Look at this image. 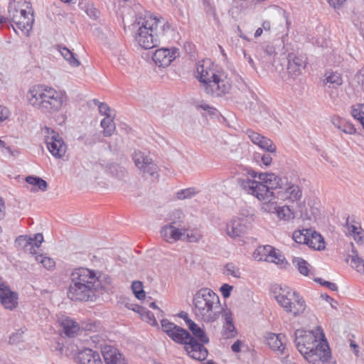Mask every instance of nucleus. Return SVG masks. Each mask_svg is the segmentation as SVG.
<instances>
[{
    "mask_svg": "<svg viewBox=\"0 0 364 364\" xmlns=\"http://www.w3.org/2000/svg\"><path fill=\"white\" fill-rule=\"evenodd\" d=\"M101 127L103 129V135L105 136H110L115 131L116 127L114 122V117L111 115L105 117L101 121Z\"/></svg>",
    "mask_w": 364,
    "mask_h": 364,
    "instance_id": "obj_30",
    "label": "nucleus"
},
{
    "mask_svg": "<svg viewBox=\"0 0 364 364\" xmlns=\"http://www.w3.org/2000/svg\"><path fill=\"white\" fill-rule=\"evenodd\" d=\"M272 251L270 245L260 246L253 253V257L258 261H265V257Z\"/></svg>",
    "mask_w": 364,
    "mask_h": 364,
    "instance_id": "obj_36",
    "label": "nucleus"
},
{
    "mask_svg": "<svg viewBox=\"0 0 364 364\" xmlns=\"http://www.w3.org/2000/svg\"><path fill=\"white\" fill-rule=\"evenodd\" d=\"M262 30H264L266 31H269L271 29V23L269 21H264L262 23Z\"/></svg>",
    "mask_w": 364,
    "mask_h": 364,
    "instance_id": "obj_64",
    "label": "nucleus"
},
{
    "mask_svg": "<svg viewBox=\"0 0 364 364\" xmlns=\"http://www.w3.org/2000/svg\"><path fill=\"white\" fill-rule=\"evenodd\" d=\"M161 325L162 331L176 343L186 346L187 343L192 341L193 337L186 330L168 319H162Z\"/></svg>",
    "mask_w": 364,
    "mask_h": 364,
    "instance_id": "obj_10",
    "label": "nucleus"
},
{
    "mask_svg": "<svg viewBox=\"0 0 364 364\" xmlns=\"http://www.w3.org/2000/svg\"><path fill=\"white\" fill-rule=\"evenodd\" d=\"M310 230L304 229L302 230H295L293 233L294 240L299 244L307 245L308 237H309Z\"/></svg>",
    "mask_w": 364,
    "mask_h": 364,
    "instance_id": "obj_39",
    "label": "nucleus"
},
{
    "mask_svg": "<svg viewBox=\"0 0 364 364\" xmlns=\"http://www.w3.org/2000/svg\"><path fill=\"white\" fill-rule=\"evenodd\" d=\"M183 213L180 210H175L172 212L170 217L171 222L164 225L161 230V235L166 242L173 243L185 235L188 228L185 227L179 228L183 222Z\"/></svg>",
    "mask_w": 364,
    "mask_h": 364,
    "instance_id": "obj_8",
    "label": "nucleus"
},
{
    "mask_svg": "<svg viewBox=\"0 0 364 364\" xmlns=\"http://www.w3.org/2000/svg\"><path fill=\"white\" fill-rule=\"evenodd\" d=\"M135 40L144 49L155 48L171 30L170 24L162 17L151 14L139 16L134 23Z\"/></svg>",
    "mask_w": 364,
    "mask_h": 364,
    "instance_id": "obj_4",
    "label": "nucleus"
},
{
    "mask_svg": "<svg viewBox=\"0 0 364 364\" xmlns=\"http://www.w3.org/2000/svg\"><path fill=\"white\" fill-rule=\"evenodd\" d=\"M331 122L334 127L346 134H354L356 132V129L354 127V126L343 119H341L338 117H335L331 119Z\"/></svg>",
    "mask_w": 364,
    "mask_h": 364,
    "instance_id": "obj_28",
    "label": "nucleus"
},
{
    "mask_svg": "<svg viewBox=\"0 0 364 364\" xmlns=\"http://www.w3.org/2000/svg\"><path fill=\"white\" fill-rule=\"evenodd\" d=\"M190 325L188 326V328L191 331L193 335L198 338L203 343H208L209 341L208 337L205 331L198 326L194 321H188Z\"/></svg>",
    "mask_w": 364,
    "mask_h": 364,
    "instance_id": "obj_31",
    "label": "nucleus"
},
{
    "mask_svg": "<svg viewBox=\"0 0 364 364\" xmlns=\"http://www.w3.org/2000/svg\"><path fill=\"white\" fill-rule=\"evenodd\" d=\"M223 320L222 336L224 338L228 339L237 336V332L233 323L232 313L227 309L220 314Z\"/></svg>",
    "mask_w": 364,
    "mask_h": 364,
    "instance_id": "obj_19",
    "label": "nucleus"
},
{
    "mask_svg": "<svg viewBox=\"0 0 364 364\" xmlns=\"http://www.w3.org/2000/svg\"><path fill=\"white\" fill-rule=\"evenodd\" d=\"M11 19L16 25V28L14 27L16 32V29H19L25 35L28 36L34 21L32 9L27 10L26 14H14Z\"/></svg>",
    "mask_w": 364,
    "mask_h": 364,
    "instance_id": "obj_15",
    "label": "nucleus"
},
{
    "mask_svg": "<svg viewBox=\"0 0 364 364\" xmlns=\"http://www.w3.org/2000/svg\"><path fill=\"white\" fill-rule=\"evenodd\" d=\"M255 215L248 210H242L238 216L231 219L226 225V232L232 238L241 237L251 228Z\"/></svg>",
    "mask_w": 364,
    "mask_h": 364,
    "instance_id": "obj_9",
    "label": "nucleus"
},
{
    "mask_svg": "<svg viewBox=\"0 0 364 364\" xmlns=\"http://www.w3.org/2000/svg\"><path fill=\"white\" fill-rule=\"evenodd\" d=\"M242 341L237 340L231 346V349L235 353H239L241 350Z\"/></svg>",
    "mask_w": 364,
    "mask_h": 364,
    "instance_id": "obj_57",
    "label": "nucleus"
},
{
    "mask_svg": "<svg viewBox=\"0 0 364 364\" xmlns=\"http://www.w3.org/2000/svg\"><path fill=\"white\" fill-rule=\"evenodd\" d=\"M102 354L106 364H127L119 350L111 346H105L102 349Z\"/></svg>",
    "mask_w": 364,
    "mask_h": 364,
    "instance_id": "obj_20",
    "label": "nucleus"
},
{
    "mask_svg": "<svg viewBox=\"0 0 364 364\" xmlns=\"http://www.w3.org/2000/svg\"><path fill=\"white\" fill-rule=\"evenodd\" d=\"M132 289L136 297L139 299L145 298V292L143 289V284L139 281H134L132 284Z\"/></svg>",
    "mask_w": 364,
    "mask_h": 364,
    "instance_id": "obj_41",
    "label": "nucleus"
},
{
    "mask_svg": "<svg viewBox=\"0 0 364 364\" xmlns=\"http://www.w3.org/2000/svg\"><path fill=\"white\" fill-rule=\"evenodd\" d=\"M193 302L196 318L205 323L215 322L224 311L219 296L208 288L198 290L193 296Z\"/></svg>",
    "mask_w": 364,
    "mask_h": 364,
    "instance_id": "obj_6",
    "label": "nucleus"
},
{
    "mask_svg": "<svg viewBox=\"0 0 364 364\" xmlns=\"http://www.w3.org/2000/svg\"><path fill=\"white\" fill-rule=\"evenodd\" d=\"M244 55H245V58L247 59V60L248 63L250 64V65L252 68L255 69V64L254 63L253 59L251 58V56L250 55H247L246 54L245 51H244Z\"/></svg>",
    "mask_w": 364,
    "mask_h": 364,
    "instance_id": "obj_63",
    "label": "nucleus"
},
{
    "mask_svg": "<svg viewBox=\"0 0 364 364\" xmlns=\"http://www.w3.org/2000/svg\"><path fill=\"white\" fill-rule=\"evenodd\" d=\"M104 285L100 282V272L85 267L73 269L68 296L73 301H95L102 294Z\"/></svg>",
    "mask_w": 364,
    "mask_h": 364,
    "instance_id": "obj_3",
    "label": "nucleus"
},
{
    "mask_svg": "<svg viewBox=\"0 0 364 364\" xmlns=\"http://www.w3.org/2000/svg\"><path fill=\"white\" fill-rule=\"evenodd\" d=\"M178 317L183 318L185 321L187 326L190 325V323H188L189 321H193L191 318H189L188 314L185 311L180 312L178 314Z\"/></svg>",
    "mask_w": 364,
    "mask_h": 364,
    "instance_id": "obj_59",
    "label": "nucleus"
},
{
    "mask_svg": "<svg viewBox=\"0 0 364 364\" xmlns=\"http://www.w3.org/2000/svg\"><path fill=\"white\" fill-rule=\"evenodd\" d=\"M100 282L104 285V288H102V293L104 291H107L109 289V287L111 285L112 279V278L108 275H102L100 273Z\"/></svg>",
    "mask_w": 364,
    "mask_h": 364,
    "instance_id": "obj_49",
    "label": "nucleus"
},
{
    "mask_svg": "<svg viewBox=\"0 0 364 364\" xmlns=\"http://www.w3.org/2000/svg\"><path fill=\"white\" fill-rule=\"evenodd\" d=\"M247 134L250 140L255 144L257 145L259 141L262 139L263 136H261L259 134L255 132L252 130H248Z\"/></svg>",
    "mask_w": 364,
    "mask_h": 364,
    "instance_id": "obj_51",
    "label": "nucleus"
},
{
    "mask_svg": "<svg viewBox=\"0 0 364 364\" xmlns=\"http://www.w3.org/2000/svg\"><path fill=\"white\" fill-rule=\"evenodd\" d=\"M232 87L231 80L223 73H218L216 77L205 87V92L215 97H222L229 93Z\"/></svg>",
    "mask_w": 364,
    "mask_h": 364,
    "instance_id": "obj_12",
    "label": "nucleus"
},
{
    "mask_svg": "<svg viewBox=\"0 0 364 364\" xmlns=\"http://www.w3.org/2000/svg\"><path fill=\"white\" fill-rule=\"evenodd\" d=\"M178 55V50L175 48H172L171 49L161 48L154 52L152 60L157 66L166 68L168 67Z\"/></svg>",
    "mask_w": 364,
    "mask_h": 364,
    "instance_id": "obj_16",
    "label": "nucleus"
},
{
    "mask_svg": "<svg viewBox=\"0 0 364 364\" xmlns=\"http://www.w3.org/2000/svg\"><path fill=\"white\" fill-rule=\"evenodd\" d=\"M225 271L227 274L231 275L236 278L240 277V269L235 267L232 263H228L226 264Z\"/></svg>",
    "mask_w": 364,
    "mask_h": 364,
    "instance_id": "obj_47",
    "label": "nucleus"
},
{
    "mask_svg": "<svg viewBox=\"0 0 364 364\" xmlns=\"http://www.w3.org/2000/svg\"><path fill=\"white\" fill-rule=\"evenodd\" d=\"M322 82L326 90L329 92L330 97H333V92H330L329 90H336L343 85V80L340 73L328 70L323 75Z\"/></svg>",
    "mask_w": 364,
    "mask_h": 364,
    "instance_id": "obj_17",
    "label": "nucleus"
},
{
    "mask_svg": "<svg viewBox=\"0 0 364 364\" xmlns=\"http://www.w3.org/2000/svg\"><path fill=\"white\" fill-rule=\"evenodd\" d=\"M10 112L8 108L0 105V122L5 121L9 118Z\"/></svg>",
    "mask_w": 364,
    "mask_h": 364,
    "instance_id": "obj_55",
    "label": "nucleus"
},
{
    "mask_svg": "<svg viewBox=\"0 0 364 364\" xmlns=\"http://www.w3.org/2000/svg\"><path fill=\"white\" fill-rule=\"evenodd\" d=\"M277 217L284 221H289L294 218V213L287 205L279 206L276 213Z\"/></svg>",
    "mask_w": 364,
    "mask_h": 364,
    "instance_id": "obj_34",
    "label": "nucleus"
},
{
    "mask_svg": "<svg viewBox=\"0 0 364 364\" xmlns=\"http://www.w3.org/2000/svg\"><path fill=\"white\" fill-rule=\"evenodd\" d=\"M264 51L269 55H272L276 53L275 48L272 46L267 45L264 49Z\"/></svg>",
    "mask_w": 364,
    "mask_h": 364,
    "instance_id": "obj_60",
    "label": "nucleus"
},
{
    "mask_svg": "<svg viewBox=\"0 0 364 364\" xmlns=\"http://www.w3.org/2000/svg\"><path fill=\"white\" fill-rule=\"evenodd\" d=\"M185 348L189 356L197 360H203L208 356V350L194 338L185 346Z\"/></svg>",
    "mask_w": 364,
    "mask_h": 364,
    "instance_id": "obj_18",
    "label": "nucleus"
},
{
    "mask_svg": "<svg viewBox=\"0 0 364 364\" xmlns=\"http://www.w3.org/2000/svg\"><path fill=\"white\" fill-rule=\"evenodd\" d=\"M346 0H329V4L333 8H338L342 6Z\"/></svg>",
    "mask_w": 364,
    "mask_h": 364,
    "instance_id": "obj_58",
    "label": "nucleus"
},
{
    "mask_svg": "<svg viewBox=\"0 0 364 364\" xmlns=\"http://www.w3.org/2000/svg\"><path fill=\"white\" fill-rule=\"evenodd\" d=\"M60 326L65 336L73 337L80 330L79 325L73 319L67 316H63L59 319Z\"/></svg>",
    "mask_w": 364,
    "mask_h": 364,
    "instance_id": "obj_24",
    "label": "nucleus"
},
{
    "mask_svg": "<svg viewBox=\"0 0 364 364\" xmlns=\"http://www.w3.org/2000/svg\"><path fill=\"white\" fill-rule=\"evenodd\" d=\"M185 235H186V240L189 242H198L202 238V235L198 230H191L188 232V230Z\"/></svg>",
    "mask_w": 364,
    "mask_h": 364,
    "instance_id": "obj_46",
    "label": "nucleus"
},
{
    "mask_svg": "<svg viewBox=\"0 0 364 364\" xmlns=\"http://www.w3.org/2000/svg\"><path fill=\"white\" fill-rule=\"evenodd\" d=\"M292 263L297 268L301 274L306 277L312 274L311 265L304 259L301 257H294Z\"/></svg>",
    "mask_w": 364,
    "mask_h": 364,
    "instance_id": "obj_29",
    "label": "nucleus"
},
{
    "mask_svg": "<svg viewBox=\"0 0 364 364\" xmlns=\"http://www.w3.org/2000/svg\"><path fill=\"white\" fill-rule=\"evenodd\" d=\"M272 161V158L270 156V154H263L261 156V161L262 162V164L264 165H265L267 166H269L271 164Z\"/></svg>",
    "mask_w": 364,
    "mask_h": 364,
    "instance_id": "obj_56",
    "label": "nucleus"
},
{
    "mask_svg": "<svg viewBox=\"0 0 364 364\" xmlns=\"http://www.w3.org/2000/svg\"><path fill=\"white\" fill-rule=\"evenodd\" d=\"M36 260L41 263L43 266L48 270L53 269L55 265V262L52 258L44 257L43 255L36 256Z\"/></svg>",
    "mask_w": 364,
    "mask_h": 364,
    "instance_id": "obj_42",
    "label": "nucleus"
},
{
    "mask_svg": "<svg viewBox=\"0 0 364 364\" xmlns=\"http://www.w3.org/2000/svg\"><path fill=\"white\" fill-rule=\"evenodd\" d=\"M257 145L261 149L271 153L274 152L276 151V146L274 145L272 140L264 136H262V139H261Z\"/></svg>",
    "mask_w": 364,
    "mask_h": 364,
    "instance_id": "obj_43",
    "label": "nucleus"
},
{
    "mask_svg": "<svg viewBox=\"0 0 364 364\" xmlns=\"http://www.w3.org/2000/svg\"><path fill=\"white\" fill-rule=\"evenodd\" d=\"M132 160L143 175L154 176L157 174L158 166L149 154L140 150H135L132 154Z\"/></svg>",
    "mask_w": 364,
    "mask_h": 364,
    "instance_id": "obj_11",
    "label": "nucleus"
},
{
    "mask_svg": "<svg viewBox=\"0 0 364 364\" xmlns=\"http://www.w3.org/2000/svg\"><path fill=\"white\" fill-rule=\"evenodd\" d=\"M77 360L79 364H103L100 354L90 348L80 351Z\"/></svg>",
    "mask_w": 364,
    "mask_h": 364,
    "instance_id": "obj_22",
    "label": "nucleus"
},
{
    "mask_svg": "<svg viewBox=\"0 0 364 364\" xmlns=\"http://www.w3.org/2000/svg\"><path fill=\"white\" fill-rule=\"evenodd\" d=\"M198 193V191L195 188H188L178 191L176 193V198L178 200L188 199L194 197Z\"/></svg>",
    "mask_w": 364,
    "mask_h": 364,
    "instance_id": "obj_40",
    "label": "nucleus"
},
{
    "mask_svg": "<svg viewBox=\"0 0 364 364\" xmlns=\"http://www.w3.org/2000/svg\"><path fill=\"white\" fill-rule=\"evenodd\" d=\"M218 71L212 68L210 60L207 59L198 62L196 66L197 78L205 87L218 75Z\"/></svg>",
    "mask_w": 364,
    "mask_h": 364,
    "instance_id": "obj_14",
    "label": "nucleus"
},
{
    "mask_svg": "<svg viewBox=\"0 0 364 364\" xmlns=\"http://www.w3.org/2000/svg\"><path fill=\"white\" fill-rule=\"evenodd\" d=\"M284 336L282 334H275L272 333H267L265 339L267 344L274 350H279L283 352L284 349L282 338Z\"/></svg>",
    "mask_w": 364,
    "mask_h": 364,
    "instance_id": "obj_25",
    "label": "nucleus"
},
{
    "mask_svg": "<svg viewBox=\"0 0 364 364\" xmlns=\"http://www.w3.org/2000/svg\"><path fill=\"white\" fill-rule=\"evenodd\" d=\"M87 14L93 19H97L100 16V11L92 5H88L86 9Z\"/></svg>",
    "mask_w": 364,
    "mask_h": 364,
    "instance_id": "obj_50",
    "label": "nucleus"
},
{
    "mask_svg": "<svg viewBox=\"0 0 364 364\" xmlns=\"http://www.w3.org/2000/svg\"><path fill=\"white\" fill-rule=\"evenodd\" d=\"M233 287L228 284H224L221 286L220 290L224 298H228L230 296V292L232 290Z\"/></svg>",
    "mask_w": 364,
    "mask_h": 364,
    "instance_id": "obj_52",
    "label": "nucleus"
},
{
    "mask_svg": "<svg viewBox=\"0 0 364 364\" xmlns=\"http://www.w3.org/2000/svg\"><path fill=\"white\" fill-rule=\"evenodd\" d=\"M141 314L142 319L149 323L150 325L154 326L157 325L156 319L155 318V316L152 312L142 309Z\"/></svg>",
    "mask_w": 364,
    "mask_h": 364,
    "instance_id": "obj_45",
    "label": "nucleus"
},
{
    "mask_svg": "<svg viewBox=\"0 0 364 364\" xmlns=\"http://www.w3.org/2000/svg\"><path fill=\"white\" fill-rule=\"evenodd\" d=\"M47 135L45 141L50 154L55 158L63 157L67 150V146L58 133L49 128H46Z\"/></svg>",
    "mask_w": 364,
    "mask_h": 364,
    "instance_id": "obj_13",
    "label": "nucleus"
},
{
    "mask_svg": "<svg viewBox=\"0 0 364 364\" xmlns=\"http://www.w3.org/2000/svg\"><path fill=\"white\" fill-rule=\"evenodd\" d=\"M325 287L330 289L332 291H337L338 287L335 283L331 282H325Z\"/></svg>",
    "mask_w": 364,
    "mask_h": 364,
    "instance_id": "obj_61",
    "label": "nucleus"
},
{
    "mask_svg": "<svg viewBox=\"0 0 364 364\" xmlns=\"http://www.w3.org/2000/svg\"><path fill=\"white\" fill-rule=\"evenodd\" d=\"M28 104L46 115L59 112L67 102L65 92L45 85H34L26 93Z\"/></svg>",
    "mask_w": 364,
    "mask_h": 364,
    "instance_id": "obj_5",
    "label": "nucleus"
},
{
    "mask_svg": "<svg viewBox=\"0 0 364 364\" xmlns=\"http://www.w3.org/2000/svg\"><path fill=\"white\" fill-rule=\"evenodd\" d=\"M358 79L363 85H364V68L360 69L358 73Z\"/></svg>",
    "mask_w": 364,
    "mask_h": 364,
    "instance_id": "obj_62",
    "label": "nucleus"
},
{
    "mask_svg": "<svg viewBox=\"0 0 364 364\" xmlns=\"http://www.w3.org/2000/svg\"><path fill=\"white\" fill-rule=\"evenodd\" d=\"M352 117L360 122L364 128V105L357 104L351 107Z\"/></svg>",
    "mask_w": 364,
    "mask_h": 364,
    "instance_id": "obj_35",
    "label": "nucleus"
},
{
    "mask_svg": "<svg viewBox=\"0 0 364 364\" xmlns=\"http://www.w3.org/2000/svg\"><path fill=\"white\" fill-rule=\"evenodd\" d=\"M270 200L271 198L269 200H262L264 201L262 205V210L266 213H276L279 206H277L276 202L270 201Z\"/></svg>",
    "mask_w": 364,
    "mask_h": 364,
    "instance_id": "obj_44",
    "label": "nucleus"
},
{
    "mask_svg": "<svg viewBox=\"0 0 364 364\" xmlns=\"http://www.w3.org/2000/svg\"><path fill=\"white\" fill-rule=\"evenodd\" d=\"M265 261L276 264L280 269H286L289 265L284 256L277 252L273 247L271 253L265 257Z\"/></svg>",
    "mask_w": 364,
    "mask_h": 364,
    "instance_id": "obj_27",
    "label": "nucleus"
},
{
    "mask_svg": "<svg viewBox=\"0 0 364 364\" xmlns=\"http://www.w3.org/2000/svg\"><path fill=\"white\" fill-rule=\"evenodd\" d=\"M26 181L30 185L37 186L38 189L42 191H46L47 190L48 183L41 178L29 176L26 178Z\"/></svg>",
    "mask_w": 364,
    "mask_h": 364,
    "instance_id": "obj_38",
    "label": "nucleus"
},
{
    "mask_svg": "<svg viewBox=\"0 0 364 364\" xmlns=\"http://www.w3.org/2000/svg\"><path fill=\"white\" fill-rule=\"evenodd\" d=\"M307 246L314 250H321L325 248V242L319 233L310 230L309 237H308L307 240Z\"/></svg>",
    "mask_w": 364,
    "mask_h": 364,
    "instance_id": "obj_26",
    "label": "nucleus"
},
{
    "mask_svg": "<svg viewBox=\"0 0 364 364\" xmlns=\"http://www.w3.org/2000/svg\"><path fill=\"white\" fill-rule=\"evenodd\" d=\"M294 337L296 348L309 363L328 362L331 353L321 326L314 331L297 329Z\"/></svg>",
    "mask_w": 364,
    "mask_h": 364,
    "instance_id": "obj_2",
    "label": "nucleus"
},
{
    "mask_svg": "<svg viewBox=\"0 0 364 364\" xmlns=\"http://www.w3.org/2000/svg\"><path fill=\"white\" fill-rule=\"evenodd\" d=\"M275 293L277 301L287 314L296 317L305 311L306 304L304 299L298 292L290 287L280 286Z\"/></svg>",
    "mask_w": 364,
    "mask_h": 364,
    "instance_id": "obj_7",
    "label": "nucleus"
},
{
    "mask_svg": "<svg viewBox=\"0 0 364 364\" xmlns=\"http://www.w3.org/2000/svg\"><path fill=\"white\" fill-rule=\"evenodd\" d=\"M98 109L101 114L105 115L106 117H107L108 115H111V114L109 113L110 108L106 103L99 102Z\"/></svg>",
    "mask_w": 364,
    "mask_h": 364,
    "instance_id": "obj_53",
    "label": "nucleus"
},
{
    "mask_svg": "<svg viewBox=\"0 0 364 364\" xmlns=\"http://www.w3.org/2000/svg\"><path fill=\"white\" fill-rule=\"evenodd\" d=\"M26 240V244L33 245H34L36 247H38L43 241V236L41 233H37L34 235V237H29L28 240L24 238Z\"/></svg>",
    "mask_w": 364,
    "mask_h": 364,
    "instance_id": "obj_48",
    "label": "nucleus"
},
{
    "mask_svg": "<svg viewBox=\"0 0 364 364\" xmlns=\"http://www.w3.org/2000/svg\"><path fill=\"white\" fill-rule=\"evenodd\" d=\"M348 232L351 235L355 241L358 244H363L364 242V230L360 227L355 225H349L347 223Z\"/></svg>",
    "mask_w": 364,
    "mask_h": 364,
    "instance_id": "obj_33",
    "label": "nucleus"
},
{
    "mask_svg": "<svg viewBox=\"0 0 364 364\" xmlns=\"http://www.w3.org/2000/svg\"><path fill=\"white\" fill-rule=\"evenodd\" d=\"M203 5L205 7V11L208 14H212L214 17H216V13L215 7L210 4L209 0H203Z\"/></svg>",
    "mask_w": 364,
    "mask_h": 364,
    "instance_id": "obj_54",
    "label": "nucleus"
},
{
    "mask_svg": "<svg viewBox=\"0 0 364 364\" xmlns=\"http://www.w3.org/2000/svg\"><path fill=\"white\" fill-rule=\"evenodd\" d=\"M305 68V61L302 58L294 53L288 55V73L293 77L301 75V70Z\"/></svg>",
    "mask_w": 364,
    "mask_h": 364,
    "instance_id": "obj_21",
    "label": "nucleus"
},
{
    "mask_svg": "<svg viewBox=\"0 0 364 364\" xmlns=\"http://www.w3.org/2000/svg\"><path fill=\"white\" fill-rule=\"evenodd\" d=\"M352 255H351V266L358 272H364V261L359 257L358 251L354 248L353 244L351 243Z\"/></svg>",
    "mask_w": 364,
    "mask_h": 364,
    "instance_id": "obj_32",
    "label": "nucleus"
},
{
    "mask_svg": "<svg viewBox=\"0 0 364 364\" xmlns=\"http://www.w3.org/2000/svg\"><path fill=\"white\" fill-rule=\"evenodd\" d=\"M60 53L62 56L67 60L69 64L73 67H78L80 64V61L75 58L73 53H72L69 49L65 47L60 48Z\"/></svg>",
    "mask_w": 364,
    "mask_h": 364,
    "instance_id": "obj_37",
    "label": "nucleus"
},
{
    "mask_svg": "<svg viewBox=\"0 0 364 364\" xmlns=\"http://www.w3.org/2000/svg\"><path fill=\"white\" fill-rule=\"evenodd\" d=\"M31 9V3L27 0H11L8 8L9 17L13 18L14 14H26V11Z\"/></svg>",
    "mask_w": 364,
    "mask_h": 364,
    "instance_id": "obj_23",
    "label": "nucleus"
},
{
    "mask_svg": "<svg viewBox=\"0 0 364 364\" xmlns=\"http://www.w3.org/2000/svg\"><path fill=\"white\" fill-rule=\"evenodd\" d=\"M237 183L246 193L258 200H269L273 196V189H280L284 199L299 201L302 198L300 186L286 178H281L273 173H257L250 171L237 179Z\"/></svg>",
    "mask_w": 364,
    "mask_h": 364,
    "instance_id": "obj_1",
    "label": "nucleus"
}]
</instances>
